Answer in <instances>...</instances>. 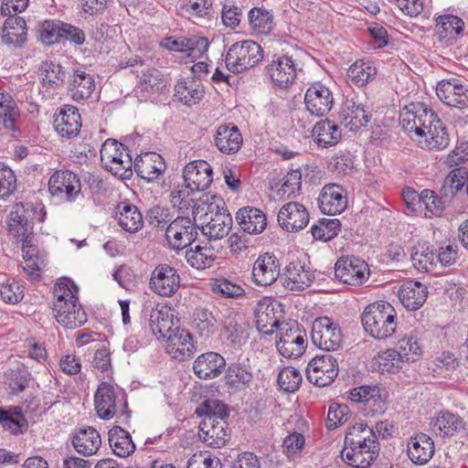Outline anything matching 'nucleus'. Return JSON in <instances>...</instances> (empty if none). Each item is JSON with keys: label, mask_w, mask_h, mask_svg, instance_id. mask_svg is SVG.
Listing matches in <instances>:
<instances>
[{"label": "nucleus", "mask_w": 468, "mask_h": 468, "mask_svg": "<svg viewBox=\"0 0 468 468\" xmlns=\"http://www.w3.org/2000/svg\"><path fill=\"white\" fill-rule=\"evenodd\" d=\"M242 136L237 126L222 124L218 126L215 134V144L224 154L237 153L242 145Z\"/></svg>", "instance_id": "nucleus-36"}, {"label": "nucleus", "mask_w": 468, "mask_h": 468, "mask_svg": "<svg viewBox=\"0 0 468 468\" xmlns=\"http://www.w3.org/2000/svg\"><path fill=\"white\" fill-rule=\"evenodd\" d=\"M282 305L270 298H261L255 308L256 325L264 335H271L280 326L282 318Z\"/></svg>", "instance_id": "nucleus-12"}, {"label": "nucleus", "mask_w": 468, "mask_h": 468, "mask_svg": "<svg viewBox=\"0 0 468 468\" xmlns=\"http://www.w3.org/2000/svg\"><path fill=\"white\" fill-rule=\"evenodd\" d=\"M108 441L115 455L128 457L135 451L130 433L120 426L112 427L108 432Z\"/></svg>", "instance_id": "nucleus-43"}, {"label": "nucleus", "mask_w": 468, "mask_h": 468, "mask_svg": "<svg viewBox=\"0 0 468 468\" xmlns=\"http://www.w3.org/2000/svg\"><path fill=\"white\" fill-rule=\"evenodd\" d=\"M196 413L203 419L211 418L214 420H226L229 416L227 407L218 399H207L197 408Z\"/></svg>", "instance_id": "nucleus-60"}, {"label": "nucleus", "mask_w": 468, "mask_h": 468, "mask_svg": "<svg viewBox=\"0 0 468 468\" xmlns=\"http://www.w3.org/2000/svg\"><path fill=\"white\" fill-rule=\"evenodd\" d=\"M379 444L364 446H345L342 459L355 468H367L378 455Z\"/></svg>", "instance_id": "nucleus-31"}, {"label": "nucleus", "mask_w": 468, "mask_h": 468, "mask_svg": "<svg viewBox=\"0 0 468 468\" xmlns=\"http://www.w3.org/2000/svg\"><path fill=\"white\" fill-rule=\"evenodd\" d=\"M397 312L388 302L369 303L361 315L362 324L367 334L376 339H386L396 331Z\"/></svg>", "instance_id": "nucleus-2"}, {"label": "nucleus", "mask_w": 468, "mask_h": 468, "mask_svg": "<svg viewBox=\"0 0 468 468\" xmlns=\"http://www.w3.org/2000/svg\"><path fill=\"white\" fill-rule=\"evenodd\" d=\"M166 352L179 361L189 358L195 352L192 335L187 330L174 328L166 336Z\"/></svg>", "instance_id": "nucleus-24"}, {"label": "nucleus", "mask_w": 468, "mask_h": 468, "mask_svg": "<svg viewBox=\"0 0 468 468\" xmlns=\"http://www.w3.org/2000/svg\"><path fill=\"white\" fill-rule=\"evenodd\" d=\"M371 115L366 111L365 106L355 102L353 100H346L339 112V120L342 124L350 131H357L367 125Z\"/></svg>", "instance_id": "nucleus-32"}, {"label": "nucleus", "mask_w": 468, "mask_h": 468, "mask_svg": "<svg viewBox=\"0 0 468 468\" xmlns=\"http://www.w3.org/2000/svg\"><path fill=\"white\" fill-rule=\"evenodd\" d=\"M312 136L319 146L330 147L339 143L342 132L334 122L325 119L314 126Z\"/></svg>", "instance_id": "nucleus-42"}, {"label": "nucleus", "mask_w": 468, "mask_h": 468, "mask_svg": "<svg viewBox=\"0 0 468 468\" xmlns=\"http://www.w3.org/2000/svg\"><path fill=\"white\" fill-rule=\"evenodd\" d=\"M39 70L42 81L45 85L55 88L62 85L64 82L65 71L59 64L54 61H43Z\"/></svg>", "instance_id": "nucleus-57"}, {"label": "nucleus", "mask_w": 468, "mask_h": 468, "mask_svg": "<svg viewBox=\"0 0 468 468\" xmlns=\"http://www.w3.org/2000/svg\"><path fill=\"white\" fill-rule=\"evenodd\" d=\"M302 174L299 170H292L283 178V182L277 190L280 198L294 197L301 191Z\"/></svg>", "instance_id": "nucleus-59"}, {"label": "nucleus", "mask_w": 468, "mask_h": 468, "mask_svg": "<svg viewBox=\"0 0 468 468\" xmlns=\"http://www.w3.org/2000/svg\"><path fill=\"white\" fill-rule=\"evenodd\" d=\"M434 442L425 433L411 436L407 444V454L410 460L416 465L426 464L434 454Z\"/></svg>", "instance_id": "nucleus-27"}, {"label": "nucleus", "mask_w": 468, "mask_h": 468, "mask_svg": "<svg viewBox=\"0 0 468 468\" xmlns=\"http://www.w3.org/2000/svg\"><path fill=\"white\" fill-rule=\"evenodd\" d=\"M180 281V276L174 267L162 264L153 271L150 287L161 296H171L178 291Z\"/></svg>", "instance_id": "nucleus-16"}, {"label": "nucleus", "mask_w": 468, "mask_h": 468, "mask_svg": "<svg viewBox=\"0 0 468 468\" xmlns=\"http://www.w3.org/2000/svg\"><path fill=\"white\" fill-rule=\"evenodd\" d=\"M315 279V271L304 261L293 260L284 268L282 285L290 290L301 292L310 287Z\"/></svg>", "instance_id": "nucleus-11"}, {"label": "nucleus", "mask_w": 468, "mask_h": 468, "mask_svg": "<svg viewBox=\"0 0 468 468\" xmlns=\"http://www.w3.org/2000/svg\"><path fill=\"white\" fill-rule=\"evenodd\" d=\"M410 259L414 268L421 272L433 271L437 265L435 252L426 243L413 246Z\"/></svg>", "instance_id": "nucleus-48"}, {"label": "nucleus", "mask_w": 468, "mask_h": 468, "mask_svg": "<svg viewBox=\"0 0 468 468\" xmlns=\"http://www.w3.org/2000/svg\"><path fill=\"white\" fill-rule=\"evenodd\" d=\"M54 127L61 137L68 139L76 137L81 127L79 110L72 105H64L55 117Z\"/></svg>", "instance_id": "nucleus-26"}, {"label": "nucleus", "mask_w": 468, "mask_h": 468, "mask_svg": "<svg viewBox=\"0 0 468 468\" xmlns=\"http://www.w3.org/2000/svg\"><path fill=\"white\" fill-rule=\"evenodd\" d=\"M197 235V227L189 218L178 217L165 228V239L174 250L187 247L196 240Z\"/></svg>", "instance_id": "nucleus-10"}, {"label": "nucleus", "mask_w": 468, "mask_h": 468, "mask_svg": "<svg viewBox=\"0 0 468 468\" xmlns=\"http://www.w3.org/2000/svg\"><path fill=\"white\" fill-rule=\"evenodd\" d=\"M95 82L91 75L82 70H76L70 80L69 93L74 101H83L91 95Z\"/></svg>", "instance_id": "nucleus-44"}, {"label": "nucleus", "mask_w": 468, "mask_h": 468, "mask_svg": "<svg viewBox=\"0 0 468 468\" xmlns=\"http://www.w3.org/2000/svg\"><path fill=\"white\" fill-rule=\"evenodd\" d=\"M319 207L324 214H340L346 207V197L344 189L338 185H326L319 197Z\"/></svg>", "instance_id": "nucleus-29"}, {"label": "nucleus", "mask_w": 468, "mask_h": 468, "mask_svg": "<svg viewBox=\"0 0 468 468\" xmlns=\"http://www.w3.org/2000/svg\"><path fill=\"white\" fill-rule=\"evenodd\" d=\"M160 46L175 52H187L193 58L205 54L209 46L208 39L204 37H169L161 41Z\"/></svg>", "instance_id": "nucleus-23"}, {"label": "nucleus", "mask_w": 468, "mask_h": 468, "mask_svg": "<svg viewBox=\"0 0 468 468\" xmlns=\"http://www.w3.org/2000/svg\"><path fill=\"white\" fill-rule=\"evenodd\" d=\"M197 192L188 184H179L176 186L170 193V201L175 207L179 210H187L193 208L192 212L197 217L200 212L205 211V206L209 200L208 196H203L198 201L195 202L192 195Z\"/></svg>", "instance_id": "nucleus-25"}, {"label": "nucleus", "mask_w": 468, "mask_h": 468, "mask_svg": "<svg viewBox=\"0 0 468 468\" xmlns=\"http://www.w3.org/2000/svg\"><path fill=\"white\" fill-rule=\"evenodd\" d=\"M438 98L447 106L468 109V83L459 78L441 80L436 88Z\"/></svg>", "instance_id": "nucleus-9"}, {"label": "nucleus", "mask_w": 468, "mask_h": 468, "mask_svg": "<svg viewBox=\"0 0 468 468\" xmlns=\"http://www.w3.org/2000/svg\"><path fill=\"white\" fill-rule=\"evenodd\" d=\"M80 181L71 171H57L48 181V190L52 196L72 201L80 193Z\"/></svg>", "instance_id": "nucleus-14"}, {"label": "nucleus", "mask_w": 468, "mask_h": 468, "mask_svg": "<svg viewBox=\"0 0 468 468\" xmlns=\"http://www.w3.org/2000/svg\"><path fill=\"white\" fill-rule=\"evenodd\" d=\"M427 287L415 281H407L399 291V301L410 310H417L422 306L427 299Z\"/></svg>", "instance_id": "nucleus-38"}, {"label": "nucleus", "mask_w": 468, "mask_h": 468, "mask_svg": "<svg viewBox=\"0 0 468 468\" xmlns=\"http://www.w3.org/2000/svg\"><path fill=\"white\" fill-rule=\"evenodd\" d=\"M378 357L379 368L383 372L396 373L405 363L398 349H387L379 354Z\"/></svg>", "instance_id": "nucleus-64"}, {"label": "nucleus", "mask_w": 468, "mask_h": 468, "mask_svg": "<svg viewBox=\"0 0 468 468\" xmlns=\"http://www.w3.org/2000/svg\"><path fill=\"white\" fill-rule=\"evenodd\" d=\"M95 409L98 416L102 420L117 417V422L126 424L131 418V411L127 409V402H123L120 412L117 410L116 396L112 385L102 382L99 385L94 396Z\"/></svg>", "instance_id": "nucleus-6"}, {"label": "nucleus", "mask_w": 468, "mask_h": 468, "mask_svg": "<svg viewBox=\"0 0 468 468\" xmlns=\"http://www.w3.org/2000/svg\"><path fill=\"white\" fill-rule=\"evenodd\" d=\"M213 201L207 203L205 221L202 232L209 239H221L227 236L232 226V218L225 209L224 202L219 198L212 197Z\"/></svg>", "instance_id": "nucleus-4"}, {"label": "nucleus", "mask_w": 468, "mask_h": 468, "mask_svg": "<svg viewBox=\"0 0 468 468\" xmlns=\"http://www.w3.org/2000/svg\"><path fill=\"white\" fill-rule=\"evenodd\" d=\"M22 243V256L25 261L23 270L28 278L36 281L40 277V271L45 265L44 259L39 255L36 238L25 239Z\"/></svg>", "instance_id": "nucleus-37"}, {"label": "nucleus", "mask_w": 468, "mask_h": 468, "mask_svg": "<svg viewBox=\"0 0 468 468\" xmlns=\"http://www.w3.org/2000/svg\"><path fill=\"white\" fill-rule=\"evenodd\" d=\"M377 74V69L369 63L356 61L347 70V76L356 86H364L372 80Z\"/></svg>", "instance_id": "nucleus-56"}, {"label": "nucleus", "mask_w": 468, "mask_h": 468, "mask_svg": "<svg viewBox=\"0 0 468 468\" xmlns=\"http://www.w3.org/2000/svg\"><path fill=\"white\" fill-rule=\"evenodd\" d=\"M236 219L240 228L249 234L262 232L267 224L263 212L255 207H243L239 209Z\"/></svg>", "instance_id": "nucleus-41"}, {"label": "nucleus", "mask_w": 468, "mask_h": 468, "mask_svg": "<svg viewBox=\"0 0 468 468\" xmlns=\"http://www.w3.org/2000/svg\"><path fill=\"white\" fill-rule=\"evenodd\" d=\"M338 363L331 354L314 356L307 365L306 377L308 380L317 386L330 385L338 375Z\"/></svg>", "instance_id": "nucleus-8"}, {"label": "nucleus", "mask_w": 468, "mask_h": 468, "mask_svg": "<svg viewBox=\"0 0 468 468\" xmlns=\"http://www.w3.org/2000/svg\"><path fill=\"white\" fill-rule=\"evenodd\" d=\"M192 324L199 335L204 338L209 337L217 330V319L212 312L206 308L195 310Z\"/></svg>", "instance_id": "nucleus-54"}, {"label": "nucleus", "mask_w": 468, "mask_h": 468, "mask_svg": "<svg viewBox=\"0 0 468 468\" xmlns=\"http://www.w3.org/2000/svg\"><path fill=\"white\" fill-rule=\"evenodd\" d=\"M119 226L130 233H135L144 226L143 215L138 207L128 202H121L115 209Z\"/></svg>", "instance_id": "nucleus-39"}, {"label": "nucleus", "mask_w": 468, "mask_h": 468, "mask_svg": "<svg viewBox=\"0 0 468 468\" xmlns=\"http://www.w3.org/2000/svg\"><path fill=\"white\" fill-rule=\"evenodd\" d=\"M262 58L261 46L252 40H245L229 48L225 57V64L229 71L238 74L253 68Z\"/></svg>", "instance_id": "nucleus-3"}, {"label": "nucleus", "mask_w": 468, "mask_h": 468, "mask_svg": "<svg viewBox=\"0 0 468 468\" xmlns=\"http://www.w3.org/2000/svg\"><path fill=\"white\" fill-rule=\"evenodd\" d=\"M436 117L437 114L425 104L410 103L404 106L400 112L399 123L404 131L410 133L413 130H420L425 122L432 124Z\"/></svg>", "instance_id": "nucleus-19"}, {"label": "nucleus", "mask_w": 468, "mask_h": 468, "mask_svg": "<svg viewBox=\"0 0 468 468\" xmlns=\"http://www.w3.org/2000/svg\"><path fill=\"white\" fill-rule=\"evenodd\" d=\"M0 424L12 434H20L27 428V420L19 407L0 409Z\"/></svg>", "instance_id": "nucleus-53"}, {"label": "nucleus", "mask_w": 468, "mask_h": 468, "mask_svg": "<svg viewBox=\"0 0 468 468\" xmlns=\"http://www.w3.org/2000/svg\"><path fill=\"white\" fill-rule=\"evenodd\" d=\"M369 443L379 444L373 430L363 422L353 425L345 437V446H364Z\"/></svg>", "instance_id": "nucleus-49"}, {"label": "nucleus", "mask_w": 468, "mask_h": 468, "mask_svg": "<svg viewBox=\"0 0 468 468\" xmlns=\"http://www.w3.org/2000/svg\"><path fill=\"white\" fill-rule=\"evenodd\" d=\"M175 96L185 104H194L204 96V90L199 80L195 78L178 81L175 86Z\"/></svg>", "instance_id": "nucleus-46"}, {"label": "nucleus", "mask_w": 468, "mask_h": 468, "mask_svg": "<svg viewBox=\"0 0 468 468\" xmlns=\"http://www.w3.org/2000/svg\"><path fill=\"white\" fill-rule=\"evenodd\" d=\"M311 338L318 348L330 352L341 346L343 334L338 323L327 316H321L313 322Z\"/></svg>", "instance_id": "nucleus-5"}, {"label": "nucleus", "mask_w": 468, "mask_h": 468, "mask_svg": "<svg viewBox=\"0 0 468 468\" xmlns=\"http://www.w3.org/2000/svg\"><path fill=\"white\" fill-rule=\"evenodd\" d=\"M341 223L338 219L322 218L313 225L311 231L315 239L328 241L337 236Z\"/></svg>", "instance_id": "nucleus-58"}, {"label": "nucleus", "mask_w": 468, "mask_h": 468, "mask_svg": "<svg viewBox=\"0 0 468 468\" xmlns=\"http://www.w3.org/2000/svg\"><path fill=\"white\" fill-rule=\"evenodd\" d=\"M423 148L430 151H441L445 149L450 144V134L442 122L436 117L432 124H430L429 130L425 132V138L419 140Z\"/></svg>", "instance_id": "nucleus-40"}, {"label": "nucleus", "mask_w": 468, "mask_h": 468, "mask_svg": "<svg viewBox=\"0 0 468 468\" xmlns=\"http://www.w3.org/2000/svg\"><path fill=\"white\" fill-rule=\"evenodd\" d=\"M334 102L332 91L321 82L312 84L305 92L304 103L312 115L319 117L327 114Z\"/></svg>", "instance_id": "nucleus-15"}, {"label": "nucleus", "mask_w": 468, "mask_h": 468, "mask_svg": "<svg viewBox=\"0 0 468 468\" xmlns=\"http://www.w3.org/2000/svg\"><path fill=\"white\" fill-rule=\"evenodd\" d=\"M173 319L169 314V310L162 306L161 308H154L150 313L149 326L152 333L158 338H165L171 331Z\"/></svg>", "instance_id": "nucleus-47"}, {"label": "nucleus", "mask_w": 468, "mask_h": 468, "mask_svg": "<svg viewBox=\"0 0 468 468\" xmlns=\"http://www.w3.org/2000/svg\"><path fill=\"white\" fill-rule=\"evenodd\" d=\"M53 294V313L59 324L67 329H75L87 322V314L78 296L67 282H57Z\"/></svg>", "instance_id": "nucleus-1"}, {"label": "nucleus", "mask_w": 468, "mask_h": 468, "mask_svg": "<svg viewBox=\"0 0 468 468\" xmlns=\"http://www.w3.org/2000/svg\"><path fill=\"white\" fill-rule=\"evenodd\" d=\"M224 335L234 346H241L248 338L246 324L240 315H229L224 322Z\"/></svg>", "instance_id": "nucleus-51"}, {"label": "nucleus", "mask_w": 468, "mask_h": 468, "mask_svg": "<svg viewBox=\"0 0 468 468\" xmlns=\"http://www.w3.org/2000/svg\"><path fill=\"white\" fill-rule=\"evenodd\" d=\"M398 350L405 362L416 361L421 355V348L416 336L401 338L398 343Z\"/></svg>", "instance_id": "nucleus-63"}, {"label": "nucleus", "mask_w": 468, "mask_h": 468, "mask_svg": "<svg viewBox=\"0 0 468 468\" xmlns=\"http://www.w3.org/2000/svg\"><path fill=\"white\" fill-rule=\"evenodd\" d=\"M199 438L208 446L219 448L229 439V429L226 420L203 419L199 423Z\"/></svg>", "instance_id": "nucleus-21"}, {"label": "nucleus", "mask_w": 468, "mask_h": 468, "mask_svg": "<svg viewBox=\"0 0 468 468\" xmlns=\"http://www.w3.org/2000/svg\"><path fill=\"white\" fill-rule=\"evenodd\" d=\"M277 220L284 230L297 232L307 226L309 213L303 205L298 202H289L280 208Z\"/></svg>", "instance_id": "nucleus-18"}, {"label": "nucleus", "mask_w": 468, "mask_h": 468, "mask_svg": "<svg viewBox=\"0 0 468 468\" xmlns=\"http://www.w3.org/2000/svg\"><path fill=\"white\" fill-rule=\"evenodd\" d=\"M367 263L358 258L339 259L335 266V277L344 283L358 286L364 283L369 276Z\"/></svg>", "instance_id": "nucleus-13"}, {"label": "nucleus", "mask_w": 468, "mask_h": 468, "mask_svg": "<svg viewBox=\"0 0 468 468\" xmlns=\"http://www.w3.org/2000/svg\"><path fill=\"white\" fill-rule=\"evenodd\" d=\"M211 165L203 160H196L186 165L183 170L184 182L197 192L207 189L213 180Z\"/></svg>", "instance_id": "nucleus-22"}, {"label": "nucleus", "mask_w": 468, "mask_h": 468, "mask_svg": "<svg viewBox=\"0 0 468 468\" xmlns=\"http://www.w3.org/2000/svg\"><path fill=\"white\" fill-rule=\"evenodd\" d=\"M166 165L162 156L156 153H145L135 159L136 174L147 182L157 179L165 171Z\"/></svg>", "instance_id": "nucleus-33"}, {"label": "nucleus", "mask_w": 468, "mask_h": 468, "mask_svg": "<svg viewBox=\"0 0 468 468\" xmlns=\"http://www.w3.org/2000/svg\"><path fill=\"white\" fill-rule=\"evenodd\" d=\"M348 398L356 403H369L376 405L380 402V390L377 386H360L349 391Z\"/></svg>", "instance_id": "nucleus-61"}, {"label": "nucleus", "mask_w": 468, "mask_h": 468, "mask_svg": "<svg viewBox=\"0 0 468 468\" xmlns=\"http://www.w3.org/2000/svg\"><path fill=\"white\" fill-rule=\"evenodd\" d=\"M253 379V371L249 359L232 363L226 374L227 384L230 387L248 386Z\"/></svg>", "instance_id": "nucleus-50"}, {"label": "nucleus", "mask_w": 468, "mask_h": 468, "mask_svg": "<svg viewBox=\"0 0 468 468\" xmlns=\"http://www.w3.org/2000/svg\"><path fill=\"white\" fill-rule=\"evenodd\" d=\"M302 375L298 369L292 367L282 368L278 375V384L287 392L296 391L302 383Z\"/></svg>", "instance_id": "nucleus-62"}, {"label": "nucleus", "mask_w": 468, "mask_h": 468, "mask_svg": "<svg viewBox=\"0 0 468 468\" xmlns=\"http://www.w3.org/2000/svg\"><path fill=\"white\" fill-rule=\"evenodd\" d=\"M71 442L80 454L91 456L99 451L101 439L94 428L87 427L77 430L72 436Z\"/></svg>", "instance_id": "nucleus-35"}, {"label": "nucleus", "mask_w": 468, "mask_h": 468, "mask_svg": "<svg viewBox=\"0 0 468 468\" xmlns=\"http://www.w3.org/2000/svg\"><path fill=\"white\" fill-rule=\"evenodd\" d=\"M138 78L134 91L141 101H147L165 87V80L160 70L145 67L133 70Z\"/></svg>", "instance_id": "nucleus-17"}, {"label": "nucleus", "mask_w": 468, "mask_h": 468, "mask_svg": "<svg viewBox=\"0 0 468 468\" xmlns=\"http://www.w3.org/2000/svg\"><path fill=\"white\" fill-rule=\"evenodd\" d=\"M18 116L19 111L12 96L0 90V124L15 132Z\"/></svg>", "instance_id": "nucleus-52"}, {"label": "nucleus", "mask_w": 468, "mask_h": 468, "mask_svg": "<svg viewBox=\"0 0 468 468\" xmlns=\"http://www.w3.org/2000/svg\"><path fill=\"white\" fill-rule=\"evenodd\" d=\"M8 231L18 242L33 239V222L28 219L22 205H16L8 219Z\"/></svg>", "instance_id": "nucleus-34"}, {"label": "nucleus", "mask_w": 468, "mask_h": 468, "mask_svg": "<svg viewBox=\"0 0 468 468\" xmlns=\"http://www.w3.org/2000/svg\"><path fill=\"white\" fill-rule=\"evenodd\" d=\"M123 144L114 139H107L101 148V159L114 176L126 177L132 174V158L123 153Z\"/></svg>", "instance_id": "nucleus-7"}, {"label": "nucleus", "mask_w": 468, "mask_h": 468, "mask_svg": "<svg viewBox=\"0 0 468 468\" xmlns=\"http://www.w3.org/2000/svg\"><path fill=\"white\" fill-rule=\"evenodd\" d=\"M280 263L277 257L269 252L260 255L252 267V280L260 286H270L280 276Z\"/></svg>", "instance_id": "nucleus-20"}, {"label": "nucleus", "mask_w": 468, "mask_h": 468, "mask_svg": "<svg viewBox=\"0 0 468 468\" xmlns=\"http://www.w3.org/2000/svg\"><path fill=\"white\" fill-rule=\"evenodd\" d=\"M187 262L197 270L210 268L216 260L214 249L210 247L197 246L195 250L186 252Z\"/></svg>", "instance_id": "nucleus-55"}, {"label": "nucleus", "mask_w": 468, "mask_h": 468, "mask_svg": "<svg viewBox=\"0 0 468 468\" xmlns=\"http://www.w3.org/2000/svg\"><path fill=\"white\" fill-rule=\"evenodd\" d=\"M463 424L462 418L448 411L441 412L431 422L432 431L441 437L453 436Z\"/></svg>", "instance_id": "nucleus-45"}, {"label": "nucleus", "mask_w": 468, "mask_h": 468, "mask_svg": "<svg viewBox=\"0 0 468 468\" xmlns=\"http://www.w3.org/2000/svg\"><path fill=\"white\" fill-rule=\"evenodd\" d=\"M267 73L271 81L279 87H287L296 77V66L292 57L282 56L268 65Z\"/></svg>", "instance_id": "nucleus-28"}, {"label": "nucleus", "mask_w": 468, "mask_h": 468, "mask_svg": "<svg viewBox=\"0 0 468 468\" xmlns=\"http://www.w3.org/2000/svg\"><path fill=\"white\" fill-rule=\"evenodd\" d=\"M226 366L225 358L216 352H207L197 357L193 364L195 375L200 379L218 377Z\"/></svg>", "instance_id": "nucleus-30"}]
</instances>
